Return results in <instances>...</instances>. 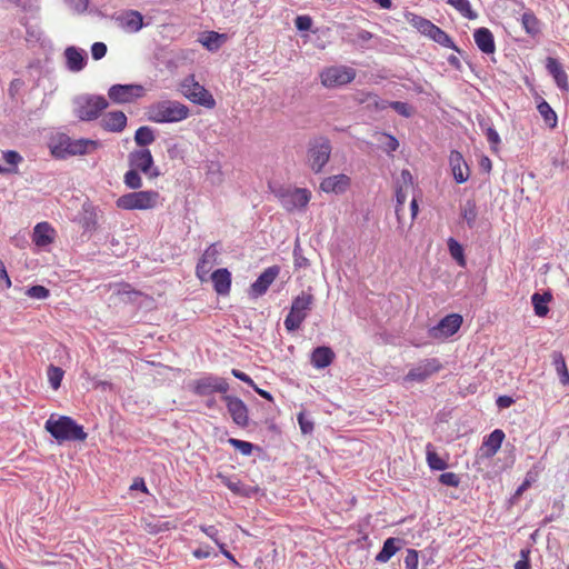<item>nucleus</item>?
<instances>
[{"mask_svg": "<svg viewBox=\"0 0 569 569\" xmlns=\"http://www.w3.org/2000/svg\"><path fill=\"white\" fill-rule=\"evenodd\" d=\"M3 159L9 166L13 167L12 170H17V166L23 161V158L14 150L4 151Z\"/></svg>", "mask_w": 569, "mask_h": 569, "instance_id": "864d4df0", "label": "nucleus"}, {"mask_svg": "<svg viewBox=\"0 0 569 569\" xmlns=\"http://www.w3.org/2000/svg\"><path fill=\"white\" fill-rule=\"evenodd\" d=\"M107 94L116 103H130L142 97L144 89L139 84H114Z\"/></svg>", "mask_w": 569, "mask_h": 569, "instance_id": "2eb2a0df", "label": "nucleus"}, {"mask_svg": "<svg viewBox=\"0 0 569 569\" xmlns=\"http://www.w3.org/2000/svg\"><path fill=\"white\" fill-rule=\"evenodd\" d=\"M415 189L413 176L409 170H402L396 183V208L397 220H401L403 206L410 192Z\"/></svg>", "mask_w": 569, "mask_h": 569, "instance_id": "ddd939ff", "label": "nucleus"}, {"mask_svg": "<svg viewBox=\"0 0 569 569\" xmlns=\"http://www.w3.org/2000/svg\"><path fill=\"white\" fill-rule=\"evenodd\" d=\"M537 108L545 123L550 129H555L558 123V117L551 106L543 98L539 97Z\"/></svg>", "mask_w": 569, "mask_h": 569, "instance_id": "2f4dec72", "label": "nucleus"}, {"mask_svg": "<svg viewBox=\"0 0 569 569\" xmlns=\"http://www.w3.org/2000/svg\"><path fill=\"white\" fill-rule=\"evenodd\" d=\"M218 548H219L220 552H221L226 558H228V559H229L233 565L239 566L238 560H237V559H234V555H233L230 550H228V549L226 548V545H224V543H222V545H218Z\"/></svg>", "mask_w": 569, "mask_h": 569, "instance_id": "774afa93", "label": "nucleus"}, {"mask_svg": "<svg viewBox=\"0 0 569 569\" xmlns=\"http://www.w3.org/2000/svg\"><path fill=\"white\" fill-rule=\"evenodd\" d=\"M127 116L122 111H111L102 116L100 127L107 132H122L127 127Z\"/></svg>", "mask_w": 569, "mask_h": 569, "instance_id": "5701e85b", "label": "nucleus"}, {"mask_svg": "<svg viewBox=\"0 0 569 569\" xmlns=\"http://www.w3.org/2000/svg\"><path fill=\"white\" fill-rule=\"evenodd\" d=\"M298 423L300 426L301 432L305 435L310 433L313 429V422L308 420L303 412L298 415Z\"/></svg>", "mask_w": 569, "mask_h": 569, "instance_id": "4d7b16f0", "label": "nucleus"}, {"mask_svg": "<svg viewBox=\"0 0 569 569\" xmlns=\"http://www.w3.org/2000/svg\"><path fill=\"white\" fill-rule=\"evenodd\" d=\"M335 359L333 350L328 346L316 347L310 356V363L316 369L329 367Z\"/></svg>", "mask_w": 569, "mask_h": 569, "instance_id": "cd10ccee", "label": "nucleus"}, {"mask_svg": "<svg viewBox=\"0 0 569 569\" xmlns=\"http://www.w3.org/2000/svg\"><path fill=\"white\" fill-rule=\"evenodd\" d=\"M108 52V47L102 42H96L91 47V54L94 60L101 59Z\"/></svg>", "mask_w": 569, "mask_h": 569, "instance_id": "13d9d810", "label": "nucleus"}, {"mask_svg": "<svg viewBox=\"0 0 569 569\" xmlns=\"http://www.w3.org/2000/svg\"><path fill=\"white\" fill-rule=\"evenodd\" d=\"M26 295L29 298H32V299H47V298H49L50 292L43 286L37 284V286H33V287H30L27 290Z\"/></svg>", "mask_w": 569, "mask_h": 569, "instance_id": "8fccbe9b", "label": "nucleus"}, {"mask_svg": "<svg viewBox=\"0 0 569 569\" xmlns=\"http://www.w3.org/2000/svg\"><path fill=\"white\" fill-rule=\"evenodd\" d=\"M108 107V101L102 96H89L78 102L76 114L81 121L96 120Z\"/></svg>", "mask_w": 569, "mask_h": 569, "instance_id": "9d476101", "label": "nucleus"}, {"mask_svg": "<svg viewBox=\"0 0 569 569\" xmlns=\"http://www.w3.org/2000/svg\"><path fill=\"white\" fill-rule=\"evenodd\" d=\"M223 485L233 493H241V482L240 481H233L230 480L227 477H222Z\"/></svg>", "mask_w": 569, "mask_h": 569, "instance_id": "680f3d73", "label": "nucleus"}, {"mask_svg": "<svg viewBox=\"0 0 569 569\" xmlns=\"http://www.w3.org/2000/svg\"><path fill=\"white\" fill-rule=\"evenodd\" d=\"M213 289L218 296L226 297L230 292L231 273L227 268H219L214 270L211 276Z\"/></svg>", "mask_w": 569, "mask_h": 569, "instance_id": "bb28decb", "label": "nucleus"}, {"mask_svg": "<svg viewBox=\"0 0 569 569\" xmlns=\"http://www.w3.org/2000/svg\"><path fill=\"white\" fill-rule=\"evenodd\" d=\"M282 208L288 212L305 210L311 199L307 188H288L278 193Z\"/></svg>", "mask_w": 569, "mask_h": 569, "instance_id": "1a4fd4ad", "label": "nucleus"}, {"mask_svg": "<svg viewBox=\"0 0 569 569\" xmlns=\"http://www.w3.org/2000/svg\"><path fill=\"white\" fill-rule=\"evenodd\" d=\"M546 67H547V70L549 71V73L553 77L558 88L567 91L568 90L567 74H566L565 70L562 69L561 64L558 62V60L552 57H548Z\"/></svg>", "mask_w": 569, "mask_h": 569, "instance_id": "c756f323", "label": "nucleus"}, {"mask_svg": "<svg viewBox=\"0 0 569 569\" xmlns=\"http://www.w3.org/2000/svg\"><path fill=\"white\" fill-rule=\"evenodd\" d=\"M221 39H224L223 34L210 31L200 40V42L206 49L218 50L220 47Z\"/></svg>", "mask_w": 569, "mask_h": 569, "instance_id": "79ce46f5", "label": "nucleus"}, {"mask_svg": "<svg viewBox=\"0 0 569 569\" xmlns=\"http://www.w3.org/2000/svg\"><path fill=\"white\" fill-rule=\"evenodd\" d=\"M44 429L58 441H84L87 432L83 427L67 416H51L44 422Z\"/></svg>", "mask_w": 569, "mask_h": 569, "instance_id": "7ed1b4c3", "label": "nucleus"}, {"mask_svg": "<svg viewBox=\"0 0 569 569\" xmlns=\"http://www.w3.org/2000/svg\"><path fill=\"white\" fill-rule=\"evenodd\" d=\"M461 217L472 228L477 219V207L473 200H467L461 209Z\"/></svg>", "mask_w": 569, "mask_h": 569, "instance_id": "ea45409f", "label": "nucleus"}, {"mask_svg": "<svg viewBox=\"0 0 569 569\" xmlns=\"http://www.w3.org/2000/svg\"><path fill=\"white\" fill-rule=\"evenodd\" d=\"M231 375H233V378H237L238 380L243 381L244 383H248L251 387H253L254 385L253 380L247 373L238 369L231 370Z\"/></svg>", "mask_w": 569, "mask_h": 569, "instance_id": "0e129e2a", "label": "nucleus"}, {"mask_svg": "<svg viewBox=\"0 0 569 569\" xmlns=\"http://www.w3.org/2000/svg\"><path fill=\"white\" fill-rule=\"evenodd\" d=\"M515 569H530V549L520 550V559L515 563Z\"/></svg>", "mask_w": 569, "mask_h": 569, "instance_id": "5fc2aeb1", "label": "nucleus"}, {"mask_svg": "<svg viewBox=\"0 0 569 569\" xmlns=\"http://www.w3.org/2000/svg\"><path fill=\"white\" fill-rule=\"evenodd\" d=\"M439 482L449 486V487H458L460 485V477L453 471L442 472L439 476Z\"/></svg>", "mask_w": 569, "mask_h": 569, "instance_id": "09e8293b", "label": "nucleus"}, {"mask_svg": "<svg viewBox=\"0 0 569 569\" xmlns=\"http://www.w3.org/2000/svg\"><path fill=\"white\" fill-rule=\"evenodd\" d=\"M356 70L348 66H330L320 71V83L327 89H335L351 83Z\"/></svg>", "mask_w": 569, "mask_h": 569, "instance_id": "6e6552de", "label": "nucleus"}, {"mask_svg": "<svg viewBox=\"0 0 569 569\" xmlns=\"http://www.w3.org/2000/svg\"><path fill=\"white\" fill-rule=\"evenodd\" d=\"M280 270V267L277 264L266 268L251 284L250 295L254 298L263 296L274 279L279 277Z\"/></svg>", "mask_w": 569, "mask_h": 569, "instance_id": "a211bd4d", "label": "nucleus"}, {"mask_svg": "<svg viewBox=\"0 0 569 569\" xmlns=\"http://www.w3.org/2000/svg\"><path fill=\"white\" fill-rule=\"evenodd\" d=\"M515 400L510 397V396H500L498 399H497V406L500 408V409H507L509 407H511L513 405Z\"/></svg>", "mask_w": 569, "mask_h": 569, "instance_id": "338daca9", "label": "nucleus"}, {"mask_svg": "<svg viewBox=\"0 0 569 569\" xmlns=\"http://www.w3.org/2000/svg\"><path fill=\"white\" fill-rule=\"evenodd\" d=\"M388 100L381 99L376 93L367 92V99H360V103H368V107L373 108L375 110H383L389 107Z\"/></svg>", "mask_w": 569, "mask_h": 569, "instance_id": "37998d69", "label": "nucleus"}, {"mask_svg": "<svg viewBox=\"0 0 569 569\" xmlns=\"http://www.w3.org/2000/svg\"><path fill=\"white\" fill-rule=\"evenodd\" d=\"M313 301L315 298L309 291H302L299 296L293 298L290 311L284 319V327L289 332L300 328L311 310Z\"/></svg>", "mask_w": 569, "mask_h": 569, "instance_id": "423d86ee", "label": "nucleus"}, {"mask_svg": "<svg viewBox=\"0 0 569 569\" xmlns=\"http://www.w3.org/2000/svg\"><path fill=\"white\" fill-rule=\"evenodd\" d=\"M146 116L154 123L180 122L189 117V108L178 100H161L149 104Z\"/></svg>", "mask_w": 569, "mask_h": 569, "instance_id": "f03ea898", "label": "nucleus"}, {"mask_svg": "<svg viewBox=\"0 0 569 569\" xmlns=\"http://www.w3.org/2000/svg\"><path fill=\"white\" fill-rule=\"evenodd\" d=\"M447 3L452 6L463 17H466L470 20L477 18V13L471 10V7H470V3L468 0H448Z\"/></svg>", "mask_w": 569, "mask_h": 569, "instance_id": "a19ab883", "label": "nucleus"}, {"mask_svg": "<svg viewBox=\"0 0 569 569\" xmlns=\"http://www.w3.org/2000/svg\"><path fill=\"white\" fill-rule=\"evenodd\" d=\"M487 140L491 143L492 149L497 150L498 144L500 143V136L493 128H489L487 130Z\"/></svg>", "mask_w": 569, "mask_h": 569, "instance_id": "e2e57ef3", "label": "nucleus"}, {"mask_svg": "<svg viewBox=\"0 0 569 569\" xmlns=\"http://www.w3.org/2000/svg\"><path fill=\"white\" fill-rule=\"evenodd\" d=\"M473 40L477 48L483 54H493L496 52V43L493 33L490 29L481 27L473 32Z\"/></svg>", "mask_w": 569, "mask_h": 569, "instance_id": "393cba45", "label": "nucleus"}, {"mask_svg": "<svg viewBox=\"0 0 569 569\" xmlns=\"http://www.w3.org/2000/svg\"><path fill=\"white\" fill-rule=\"evenodd\" d=\"M449 161L456 182H466L470 177V170L461 152L457 150L451 151Z\"/></svg>", "mask_w": 569, "mask_h": 569, "instance_id": "b1692460", "label": "nucleus"}, {"mask_svg": "<svg viewBox=\"0 0 569 569\" xmlns=\"http://www.w3.org/2000/svg\"><path fill=\"white\" fill-rule=\"evenodd\" d=\"M48 147L53 158L66 159L92 153L100 147V142L89 138L72 139L66 133H59L50 139Z\"/></svg>", "mask_w": 569, "mask_h": 569, "instance_id": "f257e3e1", "label": "nucleus"}, {"mask_svg": "<svg viewBox=\"0 0 569 569\" xmlns=\"http://www.w3.org/2000/svg\"><path fill=\"white\" fill-rule=\"evenodd\" d=\"M405 18H407V21L425 36H427L431 27L435 24L430 20L413 12L406 13Z\"/></svg>", "mask_w": 569, "mask_h": 569, "instance_id": "72a5a7b5", "label": "nucleus"}, {"mask_svg": "<svg viewBox=\"0 0 569 569\" xmlns=\"http://www.w3.org/2000/svg\"><path fill=\"white\" fill-rule=\"evenodd\" d=\"M163 198L157 190H136L119 197L116 204L119 209L126 211H147L154 210L162 204Z\"/></svg>", "mask_w": 569, "mask_h": 569, "instance_id": "20e7f679", "label": "nucleus"}, {"mask_svg": "<svg viewBox=\"0 0 569 569\" xmlns=\"http://www.w3.org/2000/svg\"><path fill=\"white\" fill-rule=\"evenodd\" d=\"M419 555L416 549H409L405 556V569H418Z\"/></svg>", "mask_w": 569, "mask_h": 569, "instance_id": "603ef678", "label": "nucleus"}, {"mask_svg": "<svg viewBox=\"0 0 569 569\" xmlns=\"http://www.w3.org/2000/svg\"><path fill=\"white\" fill-rule=\"evenodd\" d=\"M442 365L437 358H428L422 360L417 367L411 369L405 380L407 381H426L428 378L439 372Z\"/></svg>", "mask_w": 569, "mask_h": 569, "instance_id": "f3484780", "label": "nucleus"}, {"mask_svg": "<svg viewBox=\"0 0 569 569\" xmlns=\"http://www.w3.org/2000/svg\"><path fill=\"white\" fill-rule=\"evenodd\" d=\"M551 301V295L535 293L531 296V303H533L535 312L539 317H546L549 312L548 302Z\"/></svg>", "mask_w": 569, "mask_h": 569, "instance_id": "f704fd0d", "label": "nucleus"}, {"mask_svg": "<svg viewBox=\"0 0 569 569\" xmlns=\"http://www.w3.org/2000/svg\"><path fill=\"white\" fill-rule=\"evenodd\" d=\"M189 389L197 396L206 397L213 392L226 393L229 385L224 379L209 376L190 382Z\"/></svg>", "mask_w": 569, "mask_h": 569, "instance_id": "4468645a", "label": "nucleus"}, {"mask_svg": "<svg viewBox=\"0 0 569 569\" xmlns=\"http://www.w3.org/2000/svg\"><path fill=\"white\" fill-rule=\"evenodd\" d=\"M156 140L154 131L150 127H140L134 132V142L138 146L144 147L153 143Z\"/></svg>", "mask_w": 569, "mask_h": 569, "instance_id": "e433bc0d", "label": "nucleus"}, {"mask_svg": "<svg viewBox=\"0 0 569 569\" xmlns=\"http://www.w3.org/2000/svg\"><path fill=\"white\" fill-rule=\"evenodd\" d=\"M129 166L146 174L149 178H157L160 174L158 168L154 167L152 153L148 149H137L129 153Z\"/></svg>", "mask_w": 569, "mask_h": 569, "instance_id": "9b49d317", "label": "nucleus"}, {"mask_svg": "<svg viewBox=\"0 0 569 569\" xmlns=\"http://www.w3.org/2000/svg\"><path fill=\"white\" fill-rule=\"evenodd\" d=\"M389 107L405 118H409L412 116L411 107L403 101H390Z\"/></svg>", "mask_w": 569, "mask_h": 569, "instance_id": "3c124183", "label": "nucleus"}, {"mask_svg": "<svg viewBox=\"0 0 569 569\" xmlns=\"http://www.w3.org/2000/svg\"><path fill=\"white\" fill-rule=\"evenodd\" d=\"M555 366H556V370H557V373L560 379V383H562L565 386L569 385V373H568V370L566 367V362L561 355H558L555 358Z\"/></svg>", "mask_w": 569, "mask_h": 569, "instance_id": "de8ad7c7", "label": "nucleus"}, {"mask_svg": "<svg viewBox=\"0 0 569 569\" xmlns=\"http://www.w3.org/2000/svg\"><path fill=\"white\" fill-rule=\"evenodd\" d=\"M521 26L526 33L531 37L538 36L541 31V22L532 11H525L521 14Z\"/></svg>", "mask_w": 569, "mask_h": 569, "instance_id": "7c9ffc66", "label": "nucleus"}, {"mask_svg": "<svg viewBox=\"0 0 569 569\" xmlns=\"http://www.w3.org/2000/svg\"><path fill=\"white\" fill-rule=\"evenodd\" d=\"M11 287V280L7 272L6 266L0 260V289H9Z\"/></svg>", "mask_w": 569, "mask_h": 569, "instance_id": "bf43d9fd", "label": "nucleus"}, {"mask_svg": "<svg viewBox=\"0 0 569 569\" xmlns=\"http://www.w3.org/2000/svg\"><path fill=\"white\" fill-rule=\"evenodd\" d=\"M228 443L232 446L234 449L240 451L242 456H251L253 451V445L249 441L240 440L237 438H229Z\"/></svg>", "mask_w": 569, "mask_h": 569, "instance_id": "a18cd8bd", "label": "nucleus"}, {"mask_svg": "<svg viewBox=\"0 0 569 569\" xmlns=\"http://www.w3.org/2000/svg\"><path fill=\"white\" fill-rule=\"evenodd\" d=\"M463 318L459 313L445 316L435 327L430 328L428 336L431 339H448L461 328Z\"/></svg>", "mask_w": 569, "mask_h": 569, "instance_id": "f8f14e48", "label": "nucleus"}, {"mask_svg": "<svg viewBox=\"0 0 569 569\" xmlns=\"http://www.w3.org/2000/svg\"><path fill=\"white\" fill-rule=\"evenodd\" d=\"M351 186V179L346 173L328 176L320 181V189L326 193L340 194L346 192Z\"/></svg>", "mask_w": 569, "mask_h": 569, "instance_id": "aec40b11", "label": "nucleus"}, {"mask_svg": "<svg viewBox=\"0 0 569 569\" xmlns=\"http://www.w3.org/2000/svg\"><path fill=\"white\" fill-rule=\"evenodd\" d=\"M296 27L300 31H307L311 28V18L309 16H298L295 20Z\"/></svg>", "mask_w": 569, "mask_h": 569, "instance_id": "052dcab7", "label": "nucleus"}, {"mask_svg": "<svg viewBox=\"0 0 569 569\" xmlns=\"http://www.w3.org/2000/svg\"><path fill=\"white\" fill-rule=\"evenodd\" d=\"M447 247H449L451 257L457 260L459 266L465 267L466 258L462 246L455 238H450L447 240Z\"/></svg>", "mask_w": 569, "mask_h": 569, "instance_id": "58836bf2", "label": "nucleus"}, {"mask_svg": "<svg viewBox=\"0 0 569 569\" xmlns=\"http://www.w3.org/2000/svg\"><path fill=\"white\" fill-rule=\"evenodd\" d=\"M222 400L226 403L231 420H233L240 427H248L249 411L246 403L240 398L229 395H224Z\"/></svg>", "mask_w": 569, "mask_h": 569, "instance_id": "dca6fc26", "label": "nucleus"}, {"mask_svg": "<svg viewBox=\"0 0 569 569\" xmlns=\"http://www.w3.org/2000/svg\"><path fill=\"white\" fill-rule=\"evenodd\" d=\"M179 89L184 98L196 104L208 109L216 107V100L212 93L197 81L194 74H189L183 78L179 84Z\"/></svg>", "mask_w": 569, "mask_h": 569, "instance_id": "0eeeda50", "label": "nucleus"}, {"mask_svg": "<svg viewBox=\"0 0 569 569\" xmlns=\"http://www.w3.org/2000/svg\"><path fill=\"white\" fill-rule=\"evenodd\" d=\"M47 377L50 386L56 390L60 387L63 377V371L59 367L51 365L48 368Z\"/></svg>", "mask_w": 569, "mask_h": 569, "instance_id": "49530a36", "label": "nucleus"}, {"mask_svg": "<svg viewBox=\"0 0 569 569\" xmlns=\"http://www.w3.org/2000/svg\"><path fill=\"white\" fill-rule=\"evenodd\" d=\"M506 438L505 431L502 429H495L487 437H483L480 453L482 458H493L500 450L502 442Z\"/></svg>", "mask_w": 569, "mask_h": 569, "instance_id": "6ab92c4d", "label": "nucleus"}, {"mask_svg": "<svg viewBox=\"0 0 569 569\" xmlns=\"http://www.w3.org/2000/svg\"><path fill=\"white\" fill-rule=\"evenodd\" d=\"M396 542L397 540L393 538L387 539L381 550L378 552L376 560L379 562H387L398 550Z\"/></svg>", "mask_w": 569, "mask_h": 569, "instance_id": "4c0bfd02", "label": "nucleus"}, {"mask_svg": "<svg viewBox=\"0 0 569 569\" xmlns=\"http://www.w3.org/2000/svg\"><path fill=\"white\" fill-rule=\"evenodd\" d=\"M64 58H67L69 70L73 72L81 71L87 63L86 54L82 49H77L74 47L64 49Z\"/></svg>", "mask_w": 569, "mask_h": 569, "instance_id": "c85d7f7f", "label": "nucleus"}, {"mask_svg": "<svg viewBox=\"0 0 569 569\" xmlns=\"http://www.w3.org/2000/svg\"><path fill=\"white\" fill-rule=\"evenodd\" d=\"M56 231L52 226L42 221L36 224L33 229L32 241L37 247L43 248L51 244L54 241Z\"/></svg>", "mask_w": 569, "mask_h": 569, "instance_id": "a878e982", "label": "nucleus"}, {"mask_svg": "<svg viewBox=\"0 0 569 569\" xmlns=\"http://www.w3.org/2000/svg\"><path fill=\"white\" fill-rule=\"evenodd\" d=\"M172 528H174V526L171 522L167 521L160 525L149 527V533H158L161 531L170 530Z\"/></svg>", "mask_w": 569, "mask_h": 569, "instance_id": "69168bd1", "label": "nucleus"}, {"mask_svg": "<svg viewBox=\"0 0 569 569\" xmlns=\"http://www.w3.org/2000/svg\"><path fill=\"white\" fill-rule=\"evenodd\" d=\"M427 463L432 470H445L448 468V462L441 459L435 451L432 445L428 443L426 447Z\"/></svg>", "mask_w": 569, "mask_h": 569, "instance_id": "c9c22d12", "label": "nucleus"}, {"mask_svg": "<svg viewBox=\"0 0 569 569\" xmlns=\"http://www.w3.org/2000/svg\"><path fill=\"white\" fill-rule=\"evenodd\" d=\"M118 26L129 33H136L143 27V18L140 11L128 9L117 18Z\"/></svg>", "mask_w": 569, "mask_h": 569, "instance_id": "412c9836", "label": "nucleus"}, {"mask_svg": "<svg viewBox=\"0 0 569 569\" xmlns=\"http://www.w3.org/2000/svg\"><path fill=\"white\" fill-rule=\"evenodd\" d=\"M332 152V146L327 137H315L308 142L306 164L316 174L323 171Z\"/></svg>", "mask_w": 569, "mask_h": 569, "instance_id": "39448f33", "label": "nucleus"}, {"mask_svg": "<svg viewBox=\"0 0 569 569\" xmlns=\"http://www.w3.org/2000/svg\"><path fill=\"white\" fill-rule=\"evenodd\" d=\"M219 257V251L216 244H211L207 248L204 253L201 256L198 264H197V277L203 282L207 280L209 272L212 267L217 263Z\"/></svg>", "mask_w": 569, "mask_h": 569, "instance_id": "4be33fe9", "label": "nucleus"}, {"mask_svg": "<svg viewBox=\"0 0 569 569\" xmlns=\"http://www.w3.org/2000/svg\"><path fill=\"white\" fill-rule=\"evenodd\" d=\"M139 172L140 171L131 168L129 171H127V173H124L123 181L128 188L138 190L142 187V179L139 176Z\"/></svg>", "mask_w": 569, "mask_h": 569, "instance_id": "c03bdc74", "label": "nucleus"}, {"mask_svg": "<svg viewBox=\"0 0 569 569\" xmlns=\"http://www.w3.org/2000/svg\"><path fill=\"white\" fill-rule=\"evenodd\" d=\"M427 37L445 48L457 50L455 42L452 41L450 36L446 31H442L436 24L431 27V29L427 33Z\"/></svg>", "mask_w": 569, "mask_h": 569, "instance_id": "473e14b6", "label": "nucleus"}, {"mask_svg": "<svg viewBox=\"0 0 569 569\" xmlns=\"http://www.w3.org/2000/svg\"><path fill=\"white\" fill-rule=\"evenodd\" d=\"M200 530L210 538L217 546L222 545L219 540V530L214 526H200Z\"/></svg>", "mask_w": 569, "mask_h": 569, "instance_id": "6e6d98bb", "label": "nucleus"}]
</instances>
